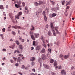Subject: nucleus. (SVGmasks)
<instances>
[{
    "instance_id": "cd10ccee",
    "label": "nucleus",
    "mask_w": 75,
    "mask_h": 75,
    "mask_svg": "<svg viewBox=\"0 0 75 75\" xmlns=\"http://www.w3.org/2000/svg\"><path fill=\"white\" fill-rule=\"evenodd\" d=\"M24 12L25 13H26V14H27L28 13V10H26V11L25 10Z\"/></svg>"
},
{
    "instance_id": "2f4dec72",
    "label": "nucleus",
    "mask_w": 75,
    "mask_h": 75,
    "mask_svg": "<svg viewBox=\"0 0 75 75\" xmlns=\"http://www.w3.org/2000/svg\"><path fill=\"white\" fill-rule=\"evenodd\" d=\"M51 10H52V11H57L56 8H53Z\"/></svg>"
},
{
    "instance_id": "7c9ffc66",
    "label": "nucleus",
    "mask_w": 75,
    "mask_h": 75,
    "mask_svg": "<svg viewBox=\"0 0 75 75\" xmlns=\"http://www.w3.org/2000/svg\"><path fill=\"white\" fill-rule=\"evenodd\" d=\"M40 40L42 41H44V38L42 36H41V38H40Z\"/></svg>"
},
{
    "instance_id": "ddd939ff",
    "label": "nucleus",
    "mask_w": 75,
    "mask_h": 75,
    "mask_svg": "<svg viewBox=\"0 0 75 75\" xmlns=\"http://www.w3.org/2000/svg\"><path fill=\"white\" fill-rule=\"evenodd\" d=\"M35 58L34 57H30V61H35Z\"/></svg>"
},
{
    "instance_id": "4c0bfd02",
    "label": "nucleus",
    "mask_w": 75,
    "mask_h": 75,
    "mask_svg": "<svg viewBox=\"0 0 75 75\" xmlns=\"http://www.w3.org/2000/svg\"><path fill=\"white\" fill-rule=\"evenodd\" d=\"M67 3L66 4V5H69L70 4V3H71V1H69V2H67Z\"/></svg>"
},
{
    "instance_id": "052dcab7",
    "label": "nucleus",
    "mask_w": 75,
    "mask_h": 75,
    "mask_svg": "<svg viewBox=\"0 0 75 75\" xmlns=\"http://www.w3.org/2000/svg\"><path fill=\"white\" fill-rule=\"evenodd\" d=\"M34 50V47H31V50L32 51V50Z\"/></svg>"
},
{
    "instance_id": "412c9836",
    "label": "nucleus",
    "mask_w": 75,
    "mask_h": 75,
    "mask_svg": "<svg viewBox=\"0 0 75 75\" xmlns=\"http://www.w3.org/2000/svg\"><path fill=\"white\" fill-rule=\"evenodd\" d=\"M41 52H42V53H44L45 52V49H42L41 51Z\"/></svg>"
},
{
    "instance_id": "4468645a",
    "label": "nucleus",
    "mask_w": 75,
    "mask_h": 75,
    "mask_svg": "<svg viewBox=\"0 0 75 75\" xmlns=\"http://www.w3.org/2000/svg\"><path fill=\"white\" fill-rule=\"evenodd\" d=\"M34 35H35V37L36 38H38V37H39V35H40V34H39L35 33Z\"/></svg>"
},
{
    "instance_id": "2eb2a0df",
    "label": "nucleus",
    "mask_w": 75,
    "mask_h": 75,
    "mask_svg": "<svg viewBox=\"0 0 75 75\" xmlns=\"http://www.w3.org/2000/svg\"><path fill=\"white\" fill-rule=\"evenodd\" d=\"M50 25L51 28L52 29H54V28H55L54 27V26H53V23H51Z\"/></svg>"
},
{
    "instance_id": "f704fd0d",
    "label": "nucleus",
    "mask_w": 75,
    "mask_h": 75,
    "mask_svg": "<svg viewBox=\"0 0 75 75\" xmlns=\"http://www.w3.org/2000/svg\"><path fill=\"white\" fill-rule=\"evenodd\" d=\"M35 51L36 52L38 53V52H40V50H38V49H35Z\"/></svg>"
},
{
    "instance_id": "aec40b11",
    "label": "nucleus",
    "mask_w": 75,
    "mask_h": 75,
    "mask_svg": "<svg viewBox=\"0 0 75 75\" xmlns=\"http://www.w3.org/2000/svg\"><path fill=\"white\" fill-rule=\"evenodd\" d=\"M30 36H31V37L32 40H35V38L34 37V35H30Z\"/></svg>"
},
{
    "instance_id": "79ce46f5",
    "label": "nucleus",
    "mask_w": 75,
    "mask_h": 75,
    "mask_svg": "<svg viewBox=\"0 0 75 75\" xmlns=\"http://www.w3.org/2000/svg\"><path fill=\"white\" fill-rule=\"evenodd\" d=\"M60 43V42H57L56 43V45H59Z\"/></svg>"
},
{
    "instance_id": "f257e3e1",
    "label": "nucleus",
    "mask_w": 75,
    "mask_h": 75,
    "mask_svg": "<svg viewBox=\"0 0 75 75\" xmlns=\"http://www.w3.org/2000/svg\"><path fill=\"white\" fill-rule=\"evenodd\" d=\"M44 4V3L42 1H38V2L35 3V5L36 6H40L41 4L43 5Z\"/></svg>"
},
{
    "instance_id": "0e129e2a",
    "label": "nucleus",
    "mask_w": 75,
    "mask_h": 75,
    "mask_svg": "<svg viewBox=\"0 0 75 75\" xmlns=\"http://www.w3.org/2000/svg\"><path fill=\"white\" fill-rule=\"evenodd\" d=\"M22 37H20L19 38V40H22Z\"/></svg>"
},
{
    "instance_id": "09e8293b",
    "label": "nucleus",
    "mask_w": 75,
    "mask_h": 75,
    "mask_svg": "<svg viewBox=\"0 0 75 75\" xmlns=\"http://www.w3.org/2000/svg\"><path fill=\"white\" fill-rule=\"evenodd\" d=\"M2 30L3 32H5V30H6V29L5 28H3L2 29Z\"/></svg>"
},
{
    "instance_id": "c85d7f7f",
    "label": "nucleus",
    "mask_w": 75,
    "mask_h": 75,
    "mask_svg": "<svg viewBox=\"0 0 75 75\" xmlns=\"http://www.w3.org/2000/svg\"><path fill=\"white\" fill-rule=\"evenodd\" d=\"M44 19L45 20V21H47V17L45 16L44 17Z\"/></svg>"
},
{
    "instance_id": "dca6fc26",
    "label": "nucleus",
    "mask_w": 75,
    "mask_h": 75,
    "mask_svg": "<svg viewBox=\"0 0 75 75\" xmlns=\"http://www.w3.org/2000/svg\"><path fill=\"white\" fill-rule=\"evenodd\" d=\"M50 1L53 6H54L55 4V1H53L51 0H50Z\"/></svg>"
},
{
    "instance_id": "603ef678",
    "label": "nucleus",
    "mask_w": 75,
    "mask_h": 75,
    "mask_svg": "<svg viewBox=\"0 0 75 75\" xmlns=\"http://www.w3.org/2000/svg\"><path fill=\"white\" fill-rule=\"evenodd\" d=\"M18 55H19V56H20V57H23V55L22 54H18Z\"/></svg>"
},
{
    "instance_id": "f8f14e48",
    "label": "nucleus",
    "mask_w": 75,
    "mask_h": 75,
    "mask_svg": "<svg viewBox=\"0 0 75 75\" xmlns=\"http://www.w3.org/2000/svg\"><path fill=\"white\" fill-rule=\"evenodd\" d=\"M41 46H38L36 47L35 49L40 50L41 49Z\"/></svg>"
},
{
    "instance_id": "69168bd1",
    "label": "nucleus",
    "mask_w": 75,
    "mask_h": 75,
    "mask_svg": "<svg viewBox=\"0 0 75 75\" xmlns=\"http://www.w3.org/2000/svg\"><path fill=\"white\" fill-rule=\"evenodd\" d=\"M62 68V67H61V66H59V69H61Z\"/></svg>"
},
{
    "instance_id": "de8ad7c7",
    "label": "nucleus",
    "mask_w": 75,
    "mask_h": 75,
    "mask_svg": "<svg viewBox=\"0 0 75 75\" xmlns=\"http://www.w3.org/2000/svg\"><path fill=\"white\" fill-rule=\"evenodd\" d=\"M25 10H28V7L27 6H25Z\"/></svg>"
},
{
    "instance_id": "bf43d9fd",
    "label": "nucleus",
    "mask_w": 75,
    "mask_h": 75,
    "mask_svg": "<svg viewBox=\"0 0 75 75\" xmlns=\"http://www.w3.org/2000/svg\"><path fill=\"white\" fill-rule=\"evenodd\" d=\"M10 62H11V63H13L14 62V61L12 60H10Z\"/></svg>"
},
{
    "instance_id": "6ab92c4d",
    "label": "nucleus",
    "mask_w": 75,
    "mask_h": 75,
    "mask_svg": "<svg viewBox=\"0 0 75 75\" xmlns=\"http://www.w3.org/2000/svg\"><path fill=\"white\" fill-rule=\"evenodd\" d=\"M48 34L49 36H51L52 35V33H51V31L49 30L48 32Z\"/></svg>"
},
{
    "instance_id": "864d4df0",
    "label": "nucleus",
    "mask_w": 75,
    "mask_h": 75,
    "mask_svg": "<svg viewBox=\"0 0 75 75\" xmlns=\"http://www.w3.org/2000/svg\"><path fill=\"white\" fill-rule=\"evenodd\" d=\"M11 20L12 23H14V20L13 19V18H11Z\"/></svg>"
},
{
    "instance_id": "5fc2aeb1",
    "label": "nucleus",
    "mask_w": 75,
    "mask_h": 75,
    "mask_svg": "<svg viewBox=\"0 0 75 75\" xmlns=\"http://www.w3.org/2000/svg\"><path fill=\"white\" fill-rule=\"evenodd\" d=\"M16 52H17V53H20V51H19V50H16Z\"/></svg>"
},
{
    "instance_id": "c03bdc74",
    "label": "nucleus",
    "mask_w": 75,
    "mask_h": 75,
    "mask_svg": "<svg viewBox=\"0 0 75 75\" xmlns=\"http://www.w3.org/2000/svg\"><path fill=\"white\" fill-rule=\"evenodd\" d=\"M30 34L31 35H33V33L31 32V31L30 32Z\"/></svg>"
},
{
    "instance_id": "c756f323",
    "label": "nucleus",
    "mask_w": 75,
    "mask_h": 75,
    "mask_svg": "<svg viewBox=\"0 0 75 75\" xmlns=\"http://www.w3.org/2000/svg\"><path fill=\"white\" fill-rule=\"evenodd\" d=\"M64 55L62 54H60L59 55V57L61 58L62 57H63Z\"/></svg>"
},
{
    "instance_id": "680f3d73",
    "label": "nucleus",
    "mask_w": 75,
    "mask_h": 75,
    "mask_svg": "<svg viewBox=\"0 0 75 75\" xmlns=\"http://www.w3.org/2000/svg\"><path fill=\"white\" fill-rule=\"evenodd\" d=\"M32 70L33 72H35V70L34 69H32Z\"/></svg>"
},
{
    "instance_id": "6e6552de",
    "label": "nucleus",
    "mask_w": 75,
    "mask_h": 75,
    "mask_svg": "<svg viewBox=\"0 0 75 75\" xmlns=\"http://www.w3.org/2000/svg\"><path fill=\"white\" fill-rule=\"evenodd\" d=\"M38 61L40 63V67H42V65H41V62H42V60L40 58H39Z\"/></svg>"
},
{
    "instance_id": "ea45409f",
    "label": "nucleus",
    "mask_w": 75,
    "mask_h": 75,
    "mask_svg": "<svg viewBox=\"0 0 75 75\" xmlns=\"http://www.w3.org/2000/svg\"><path fill=\"white\" fill-rule=\"evenodd\" d=\"M54 60L53 59H51L50 60V63L52 64V63L54 62Z\"/></svg>"
},
{
    "instance_id": "49530a36",
    "label": "nucleus",
    "mask_w": 75,
    "mask_h": 75,
    "mask_svg": "<svg viewBox=\"0 0 75 75\" xmlns=\"http://www.w3.org/2000/svg\"><path fill=\"white\" fill-rule=\"evenodd\" d=\"M12 34H13L14 35H15L16 34V32H15L14 31H12Z\"/></svg>"
},
{
    "instance_id": "5701e85b",
    "label": "nucleus",
    "mask_w": 75,
    "mask_h": 75,
    "mask_svg": "<svg viewBox=\"0 0 75 75\" xmlns=\"http://www.w3.org/2000/svg\"><path fill=\"white\" fill-rule=\"evenodd\" d=\"M31 28H30V30H34V26L33 25L31 26Z\"/></svg>"
},
{
    "instance_id": "8fccbe9b",
    "label": "nucleus",
    "mask_w": 75,
    "mask_h": 75,
    "mask_svg": "<svg viewBox=\"0 0 75 75\" xmlns=\"http://www.w3.org/2000/svg\"><path fill=\"white\" fill-rule=\"evenodd\" d=\"M55 29L56 31L58 30V27H55Z\"/></svg>"
},
{
    "instance_id": "e433bc0d",
    "label": "nucleus",
    "mask_w": 75,
    "mask_h": 75,
    "mask_svg": "<svg viewBox=\"0 0 75 75\" xmlns=\"http://www.w3.org/2000/svg\"><path fill=\"white\" fill-rule=\"evenodd\" d=\"M0 8L1 9H3V6L2 5H0Z\"/></svg>"
},
{
    "instance_id": "f03ea898",
    "label": "nucleus",
    "mask_w": 75,
    "mask_h": 75,
    "mask_svg": "<svg viewBox=\"0 0 75 75\" xmlns=\"http://www.w3.org/2000/svg\"><path fill=\"white\" fill-rule=\"evenodd\" d=\"M17 3L18 5H17L16 4H15V6L17 8H19L20 7H21V6L20 5V4H21V1L19 0L17 2Z\"/></svg>"
},
{
    "instance_id": "37998d69",
    "label": "nucleus",
    "mask_w": 75,
    "mask_h": 75,
    "mask_svg": "<svg viewBox=\"0 0 75 75\" xmlns=\"http://www.w3.org/2000/svg\"><path fill=\"white\" fill-rule=\"evenodd\" d=\"M30 75H37V73H35V74H34L33 73H32Z\"/></svg>"
},
{
    "instance_id": "1a4fd4ad",
    "label": "nucleus",
    "mask_w": 75,
    "mask_h": 75,
    "mask_svg": "<svg viewBox=\"0 0 75 75\" xmlns=\"http://www.w3.org/2000/svg\"><path fill=\"white\" fill-rule=\"evenodd\" d=\"M61 74L63 75H66V71L64 70H62L61 71Z\"/></svg>"
},
{
    "instance_id": "9b49d317",
    "label": "nucleus",
    "mask_w": 75,
    "mask_h": 75,
    "mask_svg": "<svg viewBox=\"0 0 75 75\" xmlns=\"http://www.w3.org/2000/svg\"><path fill=\"white\" fill-rule=\"evenodd\" d=\"M43 66L45 68L47 69H49V68H50V67L48 65L44 64Z\"/></svg>"
},
{
    "instance_id": "a878e982",
    "label": "nucleus",
    "mask_w": 75,
    "mask_h": 75,
    "mask_svg": "<svg viewBox=\"0 0 75 75\" xmlns=\"http://www.w3.org/2000/svg\"><path fill=\"white\" fill-rule=\"evenodd\" d=\"M57 16V14L54 13H53L52 14V17H55Z\"/></svg>"
},
{
    "instance_id": "3c124183",
    "label": "nucleus",
    "mask_w": 75,
    "mask_h": 75,
    "mask_svg": "<svg viewBox=\"0 0 75 75\" xmlns=\"http://www.w3.org/2000/svg\"><path fill=\"white\" fill-rule=\"evenodd\" d=\"M32 65H34V62H32L31 63Z\"/></svg>"
},
{
    "instance_id": "a19ab883",
    "label": "nucleus",
    "mask_w": 75,
    "mask_h": 75,
    "mask_svg": "<svg viewBox=\"0 0 75 75\" xmlns=\"http://www.w3.org/2000/svg\"><path fill=\"white\" fill-rule=\"evenodd\" d=\"M42 45H43V46L44 47H45V48H46V45H45V44L44 43L43 44H42Z\"/></svg>"
},
{
    "instance_id": "72a5a7b5",
    "label": "nucleus",
    "mask_w": 75,
    "mask_h": 75,
    "mask_svg": "<svg viewBox=\"0 0 75 75\" xmlns=\"http://www.w3.org/2000/svg\"><path fill=\"white\" fill-rule=\"evenodd\" d=\"M0 35L2 38V39L3 40L4 39V38H3V37H4V36H3V35L0 34Z\"/></svg>"
},
{
    "instance_id": "f3484780",
    "label": "nucleus",
    "mask_w": 75,
    "mask_h": 75,
    "mask_svg": "<svg viewBox=\"0 0 75 75\" xmlns=\"http://www.w3.org/2000/svg\"><path fill=\"white\" fill-rule=\"evenodd\" d=\"M56 11L59 10V6L58 4H57V7L56 8Z\"/></svg>"
},
{
    "instance_id": "338daca9",
    "label": "nucleus",
    "mask_w": 75,
    "mask_h": 75,
    "mask_svg": "<svg viewBox=\"0 0 75 75\" xmlns=\"http://www.w3.org/2000/svg\"><path fill=\"white\" fill-rule=\"evenodd\" d=\"M15 66H18V63H16L15 64Z\"/></svg>"
},
{
    "instance_id": "9d476101",
    "label": "nucleus",
    "mask_w": 75,
    "mask_h": 75,
    "mask_svg": "<svg viewBox=\"0 0 75 75\" xmlns=\"http://www.w3.org/2000/svg\"><path fill=\"white\" fill-rule=\"evenodd\" d=\"M22 61L21 58H20V57H18L17 60V62H20V61Z\"/></svg>"
},
{
    "instance_id": "423d86ee",
    "label": "nucleus",
    "mask_w": 75,
    "mask_h": 75,
    "mask_svg": "<svg viewBox=\"0 0 75 75\" xmlns=\"http://www.w3.org/2000/svg\"><path fill=\"white\" fill-rule=\"evenodd\" d=\"M18 48L19 49L21 50V51H22L24 49V47H23V45H19L18 46Z\"/></svg>"
},
{
    "instance_id": "39448f33",
    "label": "nucleus",
    "mask_w": 75,
    "mask_h": 75,
    "mask_svg": "<svg viewBox=\"0 0 75 75\" xmlns=\"http://www.w3.org/2000/svg\"><path fill=\"white\" fill-rule=\"evenodd\" d=\"M12 28H14L15 29H17V28H18V29H21V28L20 26L16 25L15 26H12Z\"/></svg>"
},
{
    "instance_id": "774afa93",
    "label": "nucleus",
    "mask_w": 75,
    "mask_h": 75,
    "mask_svg": "<svg viewBox=\"0 0 75 75\" xmlns=\"http://www.w3.org/2000/svg\"><path fill=\"white\" fill-rule=\"evenodd\" d=\"M48 51L49 52H51V49H48Z\"/></svg>"
},
{
    "instance_id": "4be33fe9",
    "label": "nucleus",
    "mask_w": 75,
    "mask_h": 75,
    "mask_svg": "<svg viewBox=\"0 0 75 75\" xmlns=\"http://www.w3.org/2000/svg\"><path fill=\"white\" fill-rule=\"evenodd\" d=\"M52 30V31L53 32V35H54V36H56V34H55V31L53 29Z\"/></svg>"
},
{
    "instance_id": "c9c22d12",
    "label": "nucleus",
    "mask_w": 75,
    "mask_h": 75,
    "mask_svg": "<svg viewBox=\"0 0 75 75\" xmlns=\"http://www.w3.org/2000/svg\"><path fill=\"white\" fill-rule=\"evenodd\" d=\"M16 44H17V45H19L20 44V43H19V42L17 40H16Z\"/></svg>"
},
{
    "instance_id": "a18cd8bd",
    "label": "nucleus",
    "mask_w": 75,
    "mask_h": 75,
    "mask_svg": "<svg viewBox=\"0 0 75 75\" xmlns=\"http://www.w3.org/2000/svg\"><path fill=\"white\" fill-rule=\"evenodd\" d=\"M43 15L44 16H45V11H44L43 12Z\"/></svg>"
},
{
    "instance_id": "0eeeda50",
    "label": "nucleus",
    "mask_w": 75,
    "mask_h": 75,
    "mask_svg": "<svg viewBox=\"0 0 75 75\" xmlns=\"http://www.w3.org/2000/svg\"><path fill=\"white\" fill-rule=\"evenodd\" d=\"M69 57V54H68L67 55H64V59H67V58H68V57Z\"/></svg>"
},
{
    "instance_id": "58836bf2",
    "label": "nucleus",
    "mask_w": 75,
    "mask_h": 75,
    "mask_svg": "<svg viewBox=\"0 0 75 75\" xmlns=\"http://www.w3.org/2000/svg\"><path fill=\"white\" fill-rule=\"evenodd\" d=\"M35 43H36L35 41H33V45H34V46L35 45Z\"/></svg>"
},
{
    "instance_id": "a211bd4d",
    "label": "nucleus",
    "mask_w": 75,
    "mask_h": 75,
    "mask_svg": "<svg viewBox=\"0 0 75 75\" xmlns=\"http://www.w3.org/2000/svg\"><path fill=\"white\" fill-rule=\"evenodd\" d=\"M46 58V56L45 55H43L42 56V59L43 60H44Z\"/></svg>"
},
{
    "instance_id": "4d7b16f0",
    "label": "nucleus",
    "mask_w": 75,
    "mask_h": 75,
    "mask_svg": "<svg viewBox=\"0 0 75 75\" xmlns=\"http://www.w3.org/2000/svg\"><path fill=\"white\" fill-rule=\"evenodd\" d=\"M3 51H6V49H3L2 50Z\"/></svg>"
},
{
    "instance_id": "20e7f679",
    "label": "nucleus",
    "mask_w": 75,
    "mask_h": 75,
    "mask_svg": "<svg viewBox=\"0 0 75 75\" xmlns=\"http://www.w3.org/2000/svg\"><path fill=\"white\" fill-rule=\"evenodd\" d=\"M22 12H19L18 14L17 15H16L15 16V18L17 19H19V18L20 17V16H21V15H22Z\"/></svg>"
},
{
    "instance_id": "393cba45",
    "label": "nucleus",
    "mask_w": 75,
    "mask_h": 75,
    "mask_svg": "<svg viewBox=\"0 0 75 75\" xmlns=\"http://www.w3.org/2000/svg\"><path fill=\"white\" fill-rule=\"evenodd\" d=\"M9 47L10 48H12V49H14L15 47L14 46H9Z\"/></svg>"
},
{
    "instance_id": "13d9d810",
    "label": "nucleus",
    "mask_w": 75,
    "mask_h": 75,
    "mask_svg": "<svg viewBox=\"0 0 75 75\" xmlns=\"http://www.w3.org/2000/svg\"><path fill=\"white\" fill-rule=\"evenodd\" d=\"M13 58L14 59V61H16L17 60V58L14 57Z\"/></svg>"
},
{
    "instance_id": "7ed1b4c3",
    "label": "nucleus",
    "mask_w": 75,
    "mask_h": 75,
    "mask_svg": "<svg viewBox=\"0 0 75 75\" xmlns=\"http://www.w3.org/2000/svg\"><path fill=\"white\" fill-rule=\"evenodd\" d=\"M42 9L41 8H40L36 12V15L38 17L39 16V14H41V13H42Z\"/></svg>"
},
{
    "instance_id": "b1692460",
    "label": "nucleus",
    "mask_w": 75,
    "mask_h": 75,
    "mask_svg": "<svg viewBox=\"0 0 75 75\" xmlns=\"http://www.w3.org/2000/svg\"><path fill=\"white\" fill-rule=\"evenodd\" d=\"M57 62L56 61H55L54 62V66H57Z\"/></svg>"
},
{
    "instance_id": "473e14b6",
    "label": "nucleus",
    "mask_w": 75,
    "mask_h": 75,
    "mask_svg": "<svg viewBox=\"0 0 75 75\" xmlns=\"http://www.w3.org/2000/svg\"><path fill=\"white\" fill-rule=\"evenodd\" d=\"M62 5H64V4H65V0L62 1Z\"/></svg>"
},
{
    "instance_id": "6e6d98bb",
    "label": "nucleus",
    "mask_w": 75,
    "mask_h": 75,
    "mask_svg": "<svg viewBox=\"0 0 75 75\" xmlns=\"http://www.w3.org/2000/svg\"><path fill=\"white\" fill-rule=\"evenodd\" d=\"M69 6H67L66 8V10H68V9H69Z\"/></svg>"
},
{
    "instance_id": "bb28decb",
    "label": "nucleus",
    "mask_w": 75,
    "mask_h": 75,
    "mask_svg": "<svg viewBox=\"0 0 75 75\" xmlns=\"http://www.w3.org/2000/svg\"><path fill=\"white\" fill-rule=\"evenodd\" d=\"M21 68H22V69H24V68H25V69H27L25 68V67L24 65H22Z\"/></svg>"
},
{
    "instance_id": "e2e57ef3",
    "label": "nucleus",
    "mask_w": 75,
    "mask_h": 75,
    "mask_svg": "<svg viewBox=\"0 0 75 75\" xmlns=\"http://www.w3.org/2000/svg\"><path fill=\"white\" fill-rule=\"evenodd\" d=\"M22 4L23 5V6H24L25 5V4L24 2H23Z\"/></svg>"
}]
</instances>
